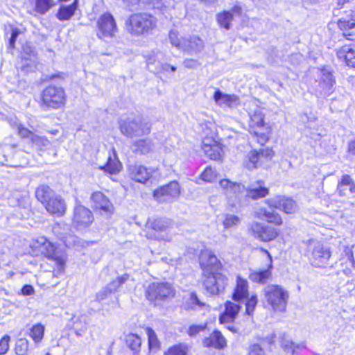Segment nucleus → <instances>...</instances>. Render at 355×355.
Segmentation results:
<instances>
[{
    "mask_svg": "<svg viewBox=\"0 0 355 355\" xmlns=\"http://www.w3.org/2000/svg\"><path fill=\"white\" fill-rule=\"evenodd\" d=\"M125 25L128 31L132 35H145L155 28L157 19L148 13H135L126 20Z\"/></svg>",
    "mask_w": 355,
    "mask_h": 355,
    "instance_id": "1",
    "label": "nucleus"
},
{
    "mask_svg": "<svg viewBox=\"0 0 355 355\" xmlns=\"http://www.w3.org/2000/svg\"><path fill=\"white\" fill-rule=\"evenodd\" d=\"M31 248L35 256H44L45 257L53 259L58 266L59 272L63 271L65 264V259L62 256L59 255L54 245L44 236H39L33 240Z\"/></svg>",
    "mask_w": 355,
    "mask_h": 355,
    "instance_id": "2",
    "label": "nucleus"
},
{
    "mask_svg": "<svg viewBox=\"0 0 355 355\" xmlns=\"http://www.w3.org/2000/svg\"><path fill=\"white\" fill-rule=\"evenodd\" d=\"M265 299L274 311L283 312L286 310L289 294L283 287L270 284L263 289Z\"/></svg>",
    "mask_w": 355,
    "mask_h": 355,
    "instance_id": "3",
    "label": "nucleus"
},
{
    "mask_svg": "<svg viewBox=\"0 0 355 355\" xmlns=\"http://www.w3.org/2000/svg\"><path fill=\"white\" fill-rule=\"evenodd\" d=\"M307 250L312 266L317 268H326L329 265L331 252L329 247L317 241H310Z\"/></svg>",
    "mask_w": 355,
    "mask_h": 355,
    "instance_id": "4",
    "label": "nucleus"
},
{
    "mask_svg": "<svg viewBox=\"0 0 355 355\" xmlns=\"http://www.w3.org/2000/svg\"><path fill=\"white\" fill-rule=\"evenodd\" d=\"M121 132L125 137L132 138L148 135L150 132V125L140 117L127 118L119 122Z\"/></svg>",
    "mask_w": 355,
    "mask_h": 355,
    "instance_id": "5",
    "label": "nucleus"
},
{
    "mask_svg": "<svg viewBox=\"0 0 355 355\" xmlns=\"http://www.w3.org/2000/svg\"><path fill=\"white\" fill-rule=\"evenodd\" d=\"M65 92L62 87L48 86L42 94V107L45 109H58L64 104Z\"/></svg>",
    "mask_w": 355,
    "mask_h": 355,
    "instance_id": "6",
    "label": "nucleus"
},
{
    "mask_svg": "<svg viewBox=\"0 0 355 355\" xmlns=\"http://www.w3.org/2000/svg\"><path fill=\"white\" fill-rule=\"evenodd\" d=\"M205 277L203 286L210 296L220 294L227 284V278L220 272L205 274Z\"/></svg>",
    "mask_w": 355,
    "mask_h": 355,
    "instance_id": "7",
    "label": "nucleus"
},
{
    "mask_svg": "<svg viewBox=\"0 0 355 355\" xmlns=\"http://www.w3.org/2000/svg\"><path fill=\"white\" fill-rule=\"evenodd\" d=\"M220 187L224 190L231 207H234L241 201V197L245 191L241 184L231 182L227 179L219 182Z\"/></svg>",
    "mask_w": 355,
    "mask_h": 355,
    "instance_id": "8",
    "label": "nucleus"
},
{
    "mask_svg": "<svg viewBox=\"0 0 355 355\" xmlns=\"http://www.w3.org/2000/svg\"><path fill=\"white\" fill-rule=\"evenodd\" d=\"M315 90L320 96H329L334 90L335 80L330 71L322 69L320 71L318 80H315Z\"/></svg>",
    "mask_w": 355,
    "mask_h": 355,
    "instance_id": "9",
    "label": "nucleus"
},
{
    "mask_svg": "<svg viewBox=\"0 0 355 355\" xmlns=\"http://www.w3.org/2000/svg\"><path fill=\"white\" fill-rule=\"evenodd\" d=\"M97 26V35L101 39L111 38L117 31L115 20L110 13H105L99 17Z\"/></svg>",
    "mask_w": 355,
    "mask_h": 355,
    "instance_id": "10",
    "label": "nucleus"
},
{
    "mask_svg": "<svg viewBox=\"0 0 355 355\" xmlns=\"http://www.w3.org/2000/svg\"><path fill=\"white\" fill-rule=\"evenodd\" d=\"M173 288L168 283L150 284L146 291L147 299L151 302L164 300L173 295Z\"/></svg>",
    "mask_w": 355,
    "mask_h": 355,
    "instance_id": "11",
    "label": "nucleus"
},
{
    "mask_svg": "<svg viewBox=\"0 0 355 355\" xmlns=\"http://www.w3.org/2000/svg\"><path fill=\"white\" fill-rule=\"evenodd\" d=\"M200 265L205 274L216 273L221 268V263L217 257L209 250L202 252Z\"/></svg>",
    "mask_w": 355,
    "mask_h": 355,
    "instance_id": "12",
    "label": "nucleus"
},
{
    "mask_svg": "<svg viewBox=\"0 0 355 355\" xmlns=\"http://www.w3.org/2000/svg\"><path fill=\"white\" fill-rule=\"evenodd\" d=\"M180 195L179 184L175 181L161 187L153 193L154 198L159 202H169Z\"/></svg>",
    "mask_w": 355,
    "mask_h": 355,
    "instance_id": "13",
    "label": "nucleus"
},
{
    "mask_svg": "<svg viewBox=\"0 0 355 355\" xmlns=\"http://www.w3.org/2000/svg\"><path fill=\"white\" fill-rule=\"evenodd\" d=\"M94 220L92 212L87 207L76 205L73 211V223L76 228L81 229L90 225Z\"/></svg>",
    "mask_w": 355,
    "mask_h": 355,
    "instance_id": "14",
    "label": "nucleus"
},
{
    "mask_svg": "<svg viewBox=\"0 0 355 355\" xmlns=\"http://www.w3.org/2000/svg\"><path fill=\"white\" fill-rule=\"evenodd\" d=\"M266 202L270 207L279 209L287 214H293L297 210L296 202L292 198L286 196H275L268 199Z\"/></svg>",
    "mask_w": 355,
    "mask_h": 355,
    "instance_id": "15",
    "label": "nucleus"
},
{
    "mask_svg": "<svg viewBox=\"0 0 355 355\" xmlns=\"http://www.w3.org/2000/svg\"><path fill=\"white\" fill-rule=\"evenodd\" d=\"M250 231L255 238L264 242L272 241L278 235L277 231L274 227L263 225L258 222H253L251 224Z\"/></svg>",
    "mask_w": 355,
    "mask_h": 355,
    "instance_id": "16",
    "label": "nucleus"
},
{
    "mask_svg": "<svg viewBox=\"0 0 355 355\" xmlns=\"http://www.w3.org/2000/svg\"><path fill=\"white\" fill-rule=\"evenodd\" d=\"M202 148L205 154L211 159L220 160L223 156V150L222 145L215 138L204 137Z\"/></svg>",
    "mask_w": 355,
    "mask_h": 355,
    "instance_id": "17",
    "label": "nucleus"
},
{
    "mask_svg": "<svg viewBox=\"0 0 355 355\" xmlns=\"http://www.w3.org/2000/svg\"><path fill=\"white\" fill-rule=\"evenodd\" d=\"M153 168H146L143 165L134 164L128 167L130 178L135 182L145 184L153 176V173L155 172Z\"/></svg>",
    "mask_w": 355,
    "mask_h": 355,
    "instance_id": "18",
    "label": "nucleus"
},
{
    "mask_svg": "<svg viewBox=\"0 0 355 355\" xmlns=\"http://www.w3.org/2000/svg\"><path fill=\"white\" fill-rule=\"evenodd\" d=\"M94 209L101 215L109 216L113 213L114 207L110 200L101 192H95L91 196Z\"/></svg>",
    "mask_w": 355,
    "mask_h": 355,
    "instance_id": "19",
    "label": "nucleus"
},
{
    "mask_svg": "<svg viewBox=\"0 0 355 355\" xmlns=\"http://www.w3.org/2000/svg\"><path fill=\"white\" fill-rule=\"evenodd\" d=\"M204 42L198 36L184 37L181 51L191 55H196L204 49Z\"/></svg>",
    "mask_w": 355,
    "mask_h": 355,
    "instance_id": "20",
    "label": "nucleus"
},
{
    "mask_svg": "<svg viewBox=\"0 0 355 355\" xmlns=\"http://www.w3.org/2000/svg\"><path fill=\"white\" fill-rule=\"evenodd\" d=\"M337 57L349 67L355 68V44L344 45L337 51Z\"/></svg>",
    "mask_w": 355,
    "mask_h": 355,
    "instance_id": "21",
    "label": "nucleus"
},
{
    "mask_svg": "<svg viewBox=\"0 0 355 355\" xmlns=\"http://www.w3.org/2000/svg\"><path fill=\"white\" fill-rule=\"evenodd\" d=\"M246 191L247 196L253 200L264 198L269 193L268 189L262 180L251 183Z\"/></svg>",
    "mask_w": 355,
    "mask_h": 355,
    "instance_id": "22",
    "label": "nucleus"
},
{
    "mask_svg": "<svg viewBox=\"0 0 355 355\" xmlns=\"http://www.w3.org/2000/svg\"><path fill=\"white\" fill-rule=\"evenodd\" d=\"M337 192L340 196H348L355 193V182L349 175H343L337 186Z\"/></svg>",
    "mask_w": 355,
    "mask_h": 355,
    "instance_id": "23",
    "label": "nucleus"
},
{
    "mask_svg": "<svg viewBox=\"0 0 355 355\" xmlns=\"http://www.w3.org/2000/svg\"><path fill=\"white\" fill-rule=\"evenodd\" d=\"M203 346L205 347H214L223 349L226 346V339L218 330L214 331L208 337L203 339Z\"/></svg>",
    "mask_w": 355,
    "mask_h": 355,
    "instance_id": "24",
    "label": "nucleus"
},
{
    "mask_svg": "<svg viewBox=\"0 0 355 355\" xmlns=\"http://www.w3.org/2000/svg\"><path fill=\"white\" fill-rule=\"evenodd\" d=\"M37 57L33 51H31L29 54L23 55L21 61L19 63L18 68L24 73L33 72L37 69Z\"/></svg>",
    "mask_w": 355,
    "mask_h": 355,
    "instance_id": "25",
    "label": "nucleus"
},
{
    "mask_svg": "<svg viewBox=\"0 0 355 355\" xmlns=\"http://www.w3.org/2000/svg\"><path fill=\"white\" fill-rule=\"evenodd\" d=\"M46 211L51 214L56 216H62L66 211V204L63 199L59 196L44 205Z\"/></svg>",
    "mask_w": 355,
    "mask_h": 355,
    "instance_id": "26",
    "label": "nucleus"
},
{
    "mask_svg": "<svg viewBox=\"0 0 355 355\" xmlns=\"http://www.w3.org/2000/svg\"><path fill=\"white\" fill-rule=\"evenodd\" d=\"M240 310V306L232 302H227L225 303V310L224 313L221 314L219 317L220 323H225L232 322L237 315Z\"/></svg>",
    "mask_w": 355,
    "mask_h": 355,
    "instance_id": "27",
    "label": "nucleus"
},
{
    "mask_svg": "<svg viewBox=\"0 0 355 355\" xmlns=\"http://www.w3.org/2000/svg\"><path fill=\"white\" fill-rule=\"evenodd\" d=\"M338 26L343 31V35L349 40H354L355 38V21L354 19H347L341 18L338 20Z\"/></svg>",
    "mask_w": 355,
    "mask_h": 355,
    "instance_id": "28",
    "label": "nucleus"
},
{
    "mask_svg": "<svg viewBox=\"0 0 355 355\" xmlns=\"http://www.w3.org/2000/svg\"><path fill=\"white\" fill-rule=\"evenodd\" d=\"M248 296V282L240 277H237L236 286L233 293V300L239 302Z\"/></svg>",
    "mask_w": 355,
    "mask_h": 355,
    "instance_id": "29",
    "label": "nucleus"
},
{
    "mask_svg": "<svg viewBox=\"0 0 355 355\" xmlns=\"http://www.w3.org/2000/svg\"><path fill=\"white\" fill-rule=\"evenodd\" d=\"M214 99L218 105L228 107H231L233 105L236 104L239 101L237 96L225 94L219 89H217L214 92Z\"/></svg>",
    "mask_w": 355,
    "mask_h": 355,
    "instance_id": "30",
    "label": "nucleus"
},
{
    "mask_svg": "<svg viewBox=\"0 0 355 355\" xmlns=\"http://www.w3.org/2000/svg\"><path fill=\"white\" fill-rule=\"evenodd\" d=\"M256 217L261 220L266 219L267 222L277 225H280L282 223V219L278 213L275 211H268L263 208L256 211Z\"/></svg>",
    "mask_w": 355,
    "mask_h": 355,
    "instance_id": "31",
    "label": "nucleus"
},
{
    "mask_svg": "<svg viewBox=\"0 0 355 355\" xmlns=\"http://www.w3.org/2000/svg\"><path fill=\"white\" fill-rule=\"evenodd\" d=\"M35 196L44 205L49 202L51 199H53L54 197H56L57 195L49 186L41 185L36 189Z\"/></svg>",
    "mask_w": 355,
    "mask_h": 355,
    "instance_id": "32",
    "label": "nucleus"
},
{
    "mask_svg": "<svg viewBox=\"0 0 355 355\" xmlns=\"http://www.w3.org/2000/svg\"><path fill=\"white\" fill-rule=\"evenodd\" d=\"M270 268H272L271 264L268 269L263 270H254L251 272L249 275V279L255 283L261 284H266L268 280L271 278L272 276Z\"/></svg>",
    "mask_w": 355,
    "mask_h": 355,
    "instance_id": "33",
    "label": "nucleus"
},
{
    "mask_svg": "<svg viewBox=\"0 0 355 355\" xmlns=\"http://www.w3.org/2000/svg\"><path fill=\"white\" fill-rule=\"evenodd\" d=\"M78 6V0H74L73 2L68 6H62L56 16L60 21L69 20L74 14Z\"/></svg>",
    "mask_w": 355,
    "mask_h": 355,
    "instance_id": "34",
    "label": "nucleus"
},
{
    "mask_svg": "<svg viewBox=\"0 0 355 355\" xmlns=\"http://www.w3.org/2000/svg\"><path fill=\"white\" fill-rule=\"evenodd\" d=\"M132 148L137 153L145 155L152 150L153 144L149 139H139L133 143Z\"/></svg>",
    "mask_w": 355,
    "mask_h": 355,
    "instance_id": "35",
    "label": "nucleus"
},
{
    "mask_svg": "<svg viewBox=\"0 0 355 355\" xmlns=\"http://www.w3.org/2000/svg\"><path fill=\"white\" fill-rule=\"evenodd\" d=\"M125 343L134 353H137L140 350L141 339L137 334H129L125 336Z\"/></svg>",
    "mask_w": 355,
    "mask_h": 355,
    "instance_id": "36",
    "label": "nucleus"
},
{
    "mask_svg": "<svg viewBox=\"0 0 355 355\" xmlns=\"http://www.w3.org/2000/svg\"><path fill=\"white\" fill-rule=\"evenodd\" d=\"M241 218L233 214H225L223 215V225L225 229L236 227L241 223Z\"/></svg>",
    "mask_w": 355,
    "mask_h": 355,
    "instance_id": "37",
    "label": "nucleus"
},
{
    "mask_svg": "<svg viewBox=\"0 0 355 355\" xmlns=\"http://www.w3.org/2000/svg\"><path fill=\"white\" fill-rule=\"evenodd\" d=\"M44 334V327L40 323L36 324L33 325L30 329L29 336L32 339L35 341V343H37L42 340L43 338Z\"/></svg>",
    "mask_w": 355,
    "mask_h": 355,
    "instance_id": "38",
    "label": "nucleus"
},
{
    "mask_svg": "<svg viewBox=\"0 0 355 355\" xmlns=\"http://www.w3.org/2000/svg\"><path fill=\"white\" fill-rule=\"evenodd\" d=\"M248 161L246 162V167L248 169H254L257 168L260 163L263 162L260 157V155L257 150H252L248 155Z\"/></svg>",
    "mask_w": 355,
    "mask_h": 355,
    "instance_id": "39",
    "label": "nucleus"
},
{
    "mask_svg": "<svg viewBox=\"0 0 355 355\" xmlns=\"http://www.w3.org/2000/svg\"><path fill=\"white\" fill-rule=\"evenodd\" d=\"M233 19L232 14L229 11H224L217 15V21L221 27L227 30L230 28V24Z\"/></svg>",
    "mask_w": 355,
    "mask_h": 355,
    "instance_id": "40",
    "label": "nucleus"
},
{
    "mask_svg": "<svg viewBox=\"0 0 355 355\" xmlns=\"http://www.w3.org/2000/svg\"><path fill=\"white\" fill-rule=\"evenodd\" d=\"M29 342L26 338H19L15 343V350L17 355H26L28 352Z\"/></svg>",
    "mask_w": 355,
    "mask_h": 355,
    "instance_id": "41",
    "label": "nucleus"
},
{
    "mask_svg": "<svg viewBox=\"0 0 355 355\" xmlns=\"http://www.w3.org/2000/svg\"><path fill=\"white\" fill-rule=\"evenodd\" d=\"M114 159H112L111 157H109L107 164L105 165V168L110 173H116L119 172L121 168V164L116 158V152L114 150Z\"/></svg>",
    "mask_w": 355,
    "mask_h": 355,
    "instance_id": "42",
    "label": "nucleus"
},
{
    "mask_svg": "<svg viewBox=\"0 0 355 355\" xmlns=\"http://www.w3.org/2000/svg\"><path fill=\"white\" fill-rule=\"evenodd\" d=\"M129 275L123 274L121 276L118 277L116 279L109 283L107 286L110 292H116L120 286L125 283L129 279Z\"/></svg>",
    "mask_w": 355,
    "mask_h": 355,
    "instance_id": "43",
    "label": "nucleus"
},
{
    "mask_svg": "<svg viewBox=\"0 0 355 355\" xmlns=\"http://www.w3.org/2000/svg\"><path fill=\"white\" fill-rule=\"evenodd\" d=\"M150 226L155 230L162 231L167 228L171 223L167 218H159L153 220L152 222H149Z\"/></svg>",
    "mask_w": 355,
    "mask_h": 355,
    "instance_id": "44",
    "label": "nucleus"
},
{
    "mask_svg": "<svg viewBox=\"0 0 355 355\" xmlns=\"http://www.w3.org/2000/svg\"><path fill=\"white\" fill-rule=\"evenodd\" d=\"M55 4L52 0H36V11L40 14L46 13Z\"/></svg>",
    "mask_w": 355,
    "mask_h": 355,
    "instance_id": "45",
    "label": "nucleus"
},
{
    "mask_svg": "<svg viewBox=\"0 0 355 355\" xmlns=\"http://www.w3.org/2000/svg\"><path fill=\"white\" fill-rule=\"evenodd\" d=\"M146 331L148 338V345L150 350L158 349L159 347V342L157 338L156 334L151 328H148Z\"/></svg>",
    "mask_w": 355,
    "mask_h": 355,
    "instance_id": "46",
    "label": "nucleus"
},
{
    "mask_svg": "<svg viewBox=\"0 0 355 355\" xmlns=\"http://www.w3.org/2000/svg\"><path fill=\"white\" fill-rule=\"evenodd\" d=\"M263 115L260 111H255L254 113L250 116V126L251 128H261L263 126Z\"/></svg>",
    "mask_w": 355,
    "mask_h": 355,
    "instance_id": "47",
    "label": "nucleus"
},
{
    "mask_svg": "<svg viewBox=\"0 0 355 355\" xmlns=\"http://www.w3.org/2000/svg\"><path fill=\"white\" fill-rule=\"evenodd\" d=\"M170 42L173 46L181 50L183 44V37L179 38L178 33L176 31H171L168 34Z\"/></svg>",
    "mask_w": 355,
    "mask_h": 355,
    "instance_id": "48",
    "label": "nucleus"
},
{
    "mask_svg": "<svg viewBox=\"0 0 355 355\" xmlns=\"http://www.w3.org/2000/svg\"><path fill=\"white\" fill-rule=\"evenodd\" d=\"M184 306L187 309H193L196 306H204V304L200 302L195 293H192L190 294V296Z\"/></svg>",
    "mask_w": 355,
    "mask_h": 355,
    "instance_id": "49",
    "label": "nucleus"
},
{
    "mask_svg": "<svg viewBox=\"0 0 355 355\" xmlns=\"http://www.w3.org/2000/svg\"><path fill=\"white\" fill-rule=\"evenodd\" d=\"M200 126L202 128L203 135H205V137H215V125L214 123L211 121H205L200 124Z\"/></svg>",
    "mask_w": 355,
    "mask_h": 355,
    "instance_id": "50",
    "label": "nucleus"
},
{
    "mask_svg": "<svg viewBox=\"0 0 355 355\" xmlns=\"http://www.w3.org/2000/svg\"><path fill=\"white\" fill-rule=\"evenodd\" d=\"M216 178V171L211 167H207L201 174V179L207 182H211Z\"/></svg>",
    "mask_w": 355,
    "mask_h": 355,
    "instance_id": "51",
    "label": "nucleus"
},
{
    "mask_svg": "<svg viewBox=\"0 0 355 355\" xmlns=\"http://www.w3.org/2000/svg\"><path fill=\"white\" fill-rule=\"evenodd\" d=\"M159 57V53L150 55L147 60V66L149 71L157 73V62H160L157 60Z\"/></svg>",
    "mask_w": 355,
    "mask_h": 355,
    "instance_id": "52",
    "label": "nucleus"
},
{
    "mask_svg": "<svg viewBox=\"0 0 355 355\" xmlns=\"http://www.w3.org/2000/svg\"><path fill=\"white\" fill-rule=\"evenodd\" d=\"M257 304V296L256 295H253L248 299L245 303V313L248 315H251L253 313Z\"/></svg>",
    "mask_w": 355,
    "mask_h": 355,
    "instance_id": "53",
    "label": "nucleus"
},
{
    "mask_svg": "<svg viewBox=\"0 0 355 355\" xmlns=\"http://www.w3.org/2000/svg\"><path fill=\"white\" fill-rule=\"evenodd\" d=\"M31 142L38 148L47 147L50 144L49 141L46 137L38 136L35 134Z\"/></svg>",
    "mask_w": 355,
    "mask_h": 355,
    "instance_id": "54",
    "label": "nucleus"
},
{
    "mask_svg": "<svg viewBox=\"0 0 355 355\" xmlns=\"http://www.w3.org/2000/svg\"><path fill=\"white\" fill-rule=\"evenodd\" d=\"M164 355H187V349L180 345L170 348Z\"/></svg>",
    "mask_w": 355,
    "mask_h": 355,
    "instance_id": "55",
    "label": "nucleus"
},
{
    "mask_svg": "<svg viewBox=\"0 0 355 355\" xmlns=\"http://www.w3.org/2000/svg\"><path fill=\"white\" fill-rule=\"evenodd\" d=\"M10 341V336L4 335L0 340V355L7 353L9 349V342Z\"/></svg>",
    "mask_w": 355,
    "mask_h": 355,
    "instance_id": "56",
    "label": "nucleus"
},
{
    "mask_svg": "<svg viewBox=\"0 0 355 355\" xmlns=\"http://www.w3.org/2000/svg\"><path fill=\"white\" fill-rule=\"evenodd\" d=\"M11 31V37L9 40V48L14 49L15 41L19 36V34L22 33L20 29L13 27L12 26H10Z\"/></svg>",
    "mask_w": 355,
    "mask_h": 355,
    "instance_id": "57",
    "label": "nucleus"
},
{
    "mask_svg": "<svg viewBox=\"0 0 355 355\" xmlns=\"http://www.w3.org/2000/svg\"><path fill=\"white\" fill-rule=\"evenodd\" d=\"M282 347L287 353L294 354L295 353V346L293 341L287 339H284L282 341Z\"/></svg>",
    "mask_w": 355,
    "mask_h": 355,
    "instance_id": "58",
    "label": "nucleus"
},
{
    "mask_svg": "<svg viewBox=\"0 0 355 355\" xmlns=\"http://www.w3.org/2000/svg\"><path fill=\"white\" fill-rule=\"evenodd\" d=\"M207 327V324H193L189 327L188 329V334L190 336H195L201 331H203Z\"/></svg>",
    "mask_w": 355,
    "mask_h": 355,
    "instance_id": "59",
    "label": "nucleus"
},
{
    "mask_svg": "<svg viewBox=\"0 0 355 355\" xmlns=\"http://www.w3.org/2000/svg\"><path fill=\"white\" fill-rule=\"evenodd\" d=\"M18 134L22 138H27L31 141L32 138L34 136V133L30 131L26 128L22 126L21 125L18 126Z\"/></svg>",
    "mask_w": 355,
    "mask_h": 355,
    "instance_id": "60",
    "label": "nucleus"
},
{
    "mask_svg": "<svg viewBox=\"0 0 355 355\" xmlns=\"http://www.w3.org/2000/svg\"><path fill=\"white\" fill-rule=\"evenodd\" d=\"M183 65L185 68L194 69L198 68L200 65V63L197 60L187 58L184 60Z\"/></svg>",
    "mask_w": 355,
    "mask_h": 355,
    "instance_id": "61",
    "label": "nucleus"
},
{
    "mask_svg": "<svg viewBox=\"0 0 355 355\" xmlns=\"http://www.w3.org/2000/svg\"><path fill=\"white\" fill-rule=\"evenodd\" d=\"M257 152L260 155V157L263 162V159H268V158L270 159V158L272 157V156L274 155V152L268 148H261Z\"/></svg>",
    "mask_w": 355,
    "mask_h": 355,
    "instance_id": "62",
    "label": "nucleus"
},
{
    "mask_svg": "<svg viewBox=\"0 0 355 355\" xmlns=\"http://www.w3.org/2000/svg\"><path fill=\"white\" fill-rule=\"evenodd\" d=\"M248 355H263V350L259 345L254 344L250 347Z\"/></svg>",
    "mask_w": 355,
    "mask_h": 355,
    "instance_id": "63",
    "label": "nucleus"
},
{
    "mask_svg": "<svg viewBox=\"0 0 355 355\" xmlns=\"http://www.w3.org/2000/svg\"><path fill=\"white\" fill-rule=\"evenodd\" d=\"M110 293H112V292L110 291L107 286H105L96 293V300L101 301L105 299Z\"/></svg>",
    "mask_w": 355,
    "mask_h": 355,
    "instance_id": "64",
    "label": "nucleus"
}]
</instances>
